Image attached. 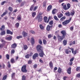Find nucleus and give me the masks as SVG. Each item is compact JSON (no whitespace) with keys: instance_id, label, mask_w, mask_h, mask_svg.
Instances as JSON below:
<instances>
[{"instance_id":"nucleus-1","label":"nucleus","mask_w":80,"mask_h":80,"mask_svg":"<svg viewBox=\"0 0 80 80\" xmlns=\"http://www.w3.org/2000/svg\"><path fill=\"white\" fill-rule=\"evenodd\" d=\"M36 49L38 52H42V47L40 45H37Z\"/></svg>"},{"instance_id":"nucleus-2","label":"nucleus","mask_w":80,"mask_h":80,"mask_svg":"<svg viewBox=\"0 0 80 80\" xmlns=\"http://www.w3.org/2000/svg\"><path fill=\"white\" fill-rule=\"evenodd\" d=\"M38 9V6H35L34 8V5H32L31 6V7L30 8V11H32L33 10V11H36V10H37V9Z\"/></svg>"},{"instance_id":"nucleus-3","label":"nucleus","mask_w":80,"mask_h":80,"mask_svg":"<svg viewBox=\"0 0 80 80\" xmlns=\"http://www.w3.org/2000/svg\"><path fill=\"white\" fill-rule=\"evenodd\" d=\"M69 49L70 50H71L72 53L74 55H76L77 53L78 52V51L77 49H76L74 51V49L73 48H69Z\"/></svg>"},{"instance_id":"nucleus-4","label":"nucleus","mask_w":80,"mask_h":80,"mask_svg":"<svg viewBox=\"0 0 80 80\" xmlns=\"http://www.w3.org/2000/svg\"><path fill=\"white\" fill-rule=\"evenodd\" d=\"M42 15V13H39L38 15L36 17V19H38L39 20H43V18H42V16H41Z\"/></svg>"},{"instance_id":"nucleus-5","label":"nucleus","mask_w":80,"mask_h":80,"mask_svg":"<svg viewBox=\"0 0 80 80\" xmlns=\"http://www.w3.org/2000/svg\"><path fill=\"white\" fill-rule=\"evenodd\" d=\"M57 37L58 39V42H59L62 41V40H63L64 38H65V37L63 36H61L59 35H58Z\"/></svg>"},{"instance_id":"nucleus-6","label":"nucleus","mask_w":80,"mask_h":80,"mask_svg":"<svg viewBox=\"0 0 80 80\" xmlns=\"http://www.w3.org/2000/svg\"><path fill=\"white\" fill-rule=\"evenodd\" d=\"M61 6H62V8L64 10H67L68 9L67 7V5L65 4V3H63L61 4Z\"/></svg>"},{"instance_id":"nucleus-7","label":"nucleus","mask_w":80,"mask_h":80,"mask_svg":"<svg viewBox=\"0 0 80 80\" xmlns=\"http://www.w3.org/2000/svg\"><path fill=\"white\" fill-rule=\"evenodd\" d=\"M21 70L22 72H27V69H26V66H23L21 68Z\"/></svg>"},{"instance_id":"nucleus-8","label":"nucleus","mask_w":80,"mask_h":80,"mask_svg":"<svg viewBox=\"0 0 80 80\" xmlns=\"http://www.w3.org/2000/svg\"><path fill=\"white\" fill-rule=\"evenodd\" d=\"M61 33L62 34L63 37H65V35H66V31H62L61 32Z\"/></svg>"},{"instance_id":"nucleus-9","label":"nucleus","mask_w":80,"mask_h":80,"mask_svg":"<svg viewBox=\"0 0 80 80\" xmlns=\"http://www.w3.org/2000/svg\"><path fill=\"white\" fill-rule=\"evenodd\" d=\"M70 22V20H66L65 21L62 22V24L63 25H66L67 24H68L69 22Z\"/></svg>"},{"instance_id":"nucleus-10","label":"nucleus","mask_w":80,"mask_h":80,"mask_svg":"<svg viewBox=\"0 0 80 80\" xmlns=\"http://www.w3.org/2000/svg\"><path fill=\"white\" fill-rule=\"evenodd\" d=\"M38 57V54L37 53H35L32 57V58L34 60H35L37 57Z\"/></svg>"},{"instance_id":"nucleus-11","label":"nucleus","mask_w":80,"mask_h":80,"mask_svg":"<svg viewBox=\"0 0 80 80\" xmlns=\"http://www.w3.org/2000/svg\"><path fill=\"white\" fill-rule=\"evenodd\" d=\"M8 13V11L7 10H6V11L3 13L1 15V17H3V16L4 15H5L6 14H7Z\"/></svg>"},{"instance_id":"nucleus-12","label":"nucleus","mask_w":80,"mask_h":80,"mask_svg":"<svg viewBox=\"0 0 80 80\" xmlns=\"http://www.w3.org/2000/svg\"><path fill=\"white\" fill-rule=\"evenodd\" d=\"M5 39L7 40H9V41H10V40H12V36H10L8 37H7L5 38Z\"/></svg>"},{"instance_id":"nucleus-13","label":"nucleus","mask_w":80,"mask_h":80,"mask_svg":"<svg viewBox=\"0 0 80 80\" xmlns=\"http://www.w3.org/2000/svg\"><path fill=\"white\" fill-rule=\"evenodd\" d=\"M72 68H69L67 70V72L68 74H71V69Z\"/></svg>"},{"instance_id":"nucleus-14","label":"nucleus","mask_w":80,"mask_h":80,"mask_svg":"<svg viewBox=\"0 0 80 80\" xmlns=\"http://www.w3.org/2000/svg\"><path fill=\"white\" fill-rule=\"evenodd\" d=\"M17 44L15 43H14L11 45V48H15L17 47Z\"/></svg>"},{"instance_id":"nucleus-15","label":"nucleus","mask_w":80,"mask_h":80,"mask_svg":"<svg viewBox=\"0 0 80 80\" xmlns=\"http://www.w3.org/2000/svg\"><path fill=\"white\" fill-rule=\"evenodd\" d=\"M52 5H49L47 8V11H50V10L52 9Z\"/></svg>"},{"instance_id":"nucleus-16","label":"nucleus","mask_w":80,"mask_h":80,"mask_svg":"<svg viewBox=\"0 0 80 80\" xmlns=\"http://www.w3.org/2000/svg\"><path fill=\"white\" fill-rule=\"evenodd\" d=\"M40 52H40L39 53V56L41 57H43V55L44 54V53H43V51H41Z\"/></svg>"},{"instance_id":"nucleus-17","label":"nucleus","mask_w":80,"mask_h":80,"mask_svg":"<svg viewBox=\"0 0 80 80\" xmlns=\"http://www.w3.org/2000/svg\"><path fill=\"white\" fill-rule=\"evenodd\" d=\"M31 42L32 45H33V44H34V43L35 42V41L34 40V38H31Z\"/></svg>"},{"instance_id":"nucleus-18","label":"nucleus","mask_w":80,"mask_h":80,"mask_svg":"<svg viewBox=\"0 0 80 80\" xmlns=\"http://www.w3.org/2000/svg\"><path fill=\"white\" fill-rule=\"evenodd\" d=\"M7 34H10V35H12L13 34V32L9 30H7Z\"/></svg>"},{"instance_id":"nucleus-19","label":"nucleus","mask_w":80,"mask_h":80,"mask_svg":"<svg viewBox=\"0 0 80 80\" xmlns=\"http://www.w3.org/2000/svg\"><path fill=\"white\" fill-rule=\"evenodd\" d=\"M49 67L52 69L53 68V63L52 61L49 62Z\"/></svg>"},{"instance_id":"nucleus-20","label":"nucleus","mask_w":80,"mask_h":80,"mask_svg":"<svg viewBox=\"0 0 80 80\" xmlns=\"http://www.w3.org/2000/svg\"><path fill=\"white\" fill-rule=\"evenodd\" d=\"M67 41L66 40H64L63 41V45L65 46L66 45H67Z\"/></svg>"},{"instance_id":"nucleus-21","label":"nucleus","mask_w":80,"mask_h":80,"mask_svg":"<svg viewBox=\"0 0 80 80\" xmlns=\"http://www.w3.org/2000/svg\"><path fill=\"white\" fill-rule=\"evenodd\" d=\"M22 35L24 37H26V36H27V35H28V34L26 32H22Z\"/></svg>"},{"instance_id":"nucleus-22","label":"nucleus","mask_w":80,"mask_h":80,"mask_svg":"<svg viewBox=\"0 0 80 80\" xmlns=\"http://www.w3.org/2000/svg\"><path fill=\"white\" fill-rule=\"evenodd\" d=\"M69 49H70V48H69L68 49L66 50V54H68L69 53V52L70 53H71V51L69 50Z\"/></svg>"},{"instance_id":"nucleus-23","label":"nucleus","mask_w":80,"mask_h":80,"mask_svg":"<svg viewBox=\"0 0 80 80\" xmlns=\"http://www.w3.org/2000/svg\"><path fill=\"white\" fill-rule=\"evenodd\" d=\"M8 10L11 12H13V8L12 7H9L8 8Z\"/></svg>"},{"instance_id":"nucleus-24","label":"nucleus","mask_w":80,"mask_h":80,"mask_svg":"<svg viewBox=\"0 0 80 80\" xmlns=\"http://www.w3.org/2000/svg\"><path fill=\"white\" fill-rule=\"evenodd\" d=\"M10 62L11 63H15V60H14V59L13 58H12L10 60Z\"/></svg>"},{"instance_id":"nucleus-25","label":"nucleus","mask_w":80,"mask_h":80,"mask_svg":"<svg viewBox=\"0 0 80 80\" xmlns=\"http://www.w3.org/2000/svg\"><path fill=\"white\" fill-rule=\"evenodd\" d=\"M71 6V5H70V3H68L67 4V8H68V10L70 8V7Z\"/></svg>"},{"instance_id":"nucleus-26","label":"nucleus","mask_w":80,"mask_h":80,"mask_svg":"<svg viewBox=\"0 0 80 80\" xmlns=\"http://www.w3.org/2000/svg\"><path fill=\"white\" fill-rule=\"evenodd\" d=\"M36 12H33L32 13V17H34L36 15Z\"/></svg>"},{"instance_id":"nucleus-27","label":"nucleus","mask_w":80,"mask_h":80,"mask_svg":"<svg viewBox=\"0 0 80 80\" xmlns=\"http://www.w3.org/2000/svg\"><path fill=\"white\" fill-rule=\"evenodd\" d=\"M46 29L48 31H49V30H50V26L49 25H48L47 26Z\"/></svg>"},{"instance_id":"nucleus-28","label":"nucleus","mask_w":80,"mask_h":80,"mask_svg":"<svg viewBox=\"0 0 80 80\" xmlns=\"http://www.w3.org/2000/svg\"><path fill=\"white\" fill-rule=\"evenodd\" d=\"M75 14V11H72L70 13L71 15H72V16H73L74 15V14Z\"/></svg>"},{"instance_id":"nucleus-29","label":"nucleus","mask_w":80,"mask_h":80,"mask_svg":"<svg viewBox=\"0 0 80 80\" xmlns=\"http://www.w3.org/2000/svg\"><path fill=\"white\" fill-rule=\"evenodd\" d=\"M56 12V10H55V9H54L52 11V13L54 15V14H55Z\"/></svg>"},{"instance_id":"nucleus-30","label":"nucleus","mask_w":80,"mask_h":80,"mask_svg":"<svg viewBox=\"0 0 80 80\" xmlns=\"http://www.w3.org/2000/svg\"><path fill=\"white\" fill-rule=\"evenodd\" d=\"M4 29H5V26L2 25V26L1 28H0L1 31H2V30H3Z\"/></svg>"},{"instance_id":"nucleus-31","label":"nucleus","mask_w":80,"mask_h":80,"mask_svg":"<svg viewBox=\"0 0 80 80\" xmlns=\"http://www.w3.org/2000/svg\"><path fill=\"white\" fill-rule=\"evenodd\" d=\"M17 19L18 20H21V19H22L21 16H18L17 17Z\"/></svg>"},{"instance_id":"nucleus-32","label":"nucleus","mask_w":80,"mask_h":80,"mask_svg":"<svg viewBox=\"0 0 80 80\" xmlns=\"http://www.w3.org/2000/svg\"><path fill=\"white\" fill-rule=\"evenodd\" d=\"M58 16L59 18H61L63 16V14L62 13H61L60 14H58Z\"/></svg>"},{"instance_id":"nucleus-33","label":"nucleus","mask_w":80,"mask_h":80,"mask_svg":"<svg viewBox=\"0 0 80 80\" xmlns=\"http://www.w3.org/2000/svg\"><path fill=\"white\" fill-rule=\"evenodd\" d=\"M65 15H66V16H68V17H69L70 15V12H66L65 13Z\"/></svg>"},{"instance_id":"nucleus-34","label":"nucleus","mask_w":80,"mask_h":80,"mask_svg":"<svg viewBox=\"0 0 80 80\" xmlns=\"http://www.w3.org/2000/svg\"><path fill=\"white\" fill-rule=\"evenodd\" d=\"M5 31H3L1 33V35H5Z\"/></svg>"},{"instance_id":"nucleus-35","label":"nucleus","mask_w":80,"mask_h":80,"mask_svg":"<svg viewBox=\"0 0 80 80\" xmlns=\"http://www.w3.org/2000/svg\"><path fill=\"white\" fill-rule=\"evenodd\" d=\"M41 30H43L44 29V28L43 26H42V25H40L39 26Z\"/></svg>"},{"instance_id":"nucleus-36","label":"nucleus","mask_w":80,"mask_h":80,"mask_svg":"<svg viewBox=\"0 0 80 80\" xmlns=\"http://www.w3.org/2000/svg\"><path fill=\"white\" fill-rule=\"evenodd\" d=\"M15 27H16V28H18V27H19V23H17L15 24Z\"/></svg>"},{"instance_id":"nucleus-37","label":"nucleus","mask_w":80,"mask_h":80,"mask_svg":"<svg viewBox=\"0 0 80 80\" xmlns=\"http://www.w3.org/2000/svg\"><path fill=\"white\" fill-rule=\"evenodd\" d=\"M25 57L26 58H29V57H30V55L29 54H27L25 55Z\"/></svg>"},{"instance_id":"nucleus-38","label":"nucleus","mask_w":80,"mask_h":80,"mask_svg":"<svg viewBox=\"0 0 80 80\" xmlns=\"http://www.w3.org/2000/svg\"><path fill=\"white\" fill-rule=\"evenodd\" d=\"M26 79V77L25 76L23 75L22 76V80H25Z\"/></svg>"},{"instance_id":"nucleus-39","label":"nucleus","mask_w":80,"mask_h":80,"mask_svg":"<svg viewBox=\"0 0 80 80\" xmlns=\"http://www.w3.org/2000/svg\"><path fill=\"white\" fill-rule=\"evenodd\" d=\"M43 42L44 45H46V44H47V41H46V40L45 39L43 40Z\"/></svg>"},{"instance_id":"nucleus-40","label":"nucleus","mask_w":80,"mask_h":80,"mask_svg":"<svg viewBox=\"0 0 80 80\" xmlns=\"http://www.w3.org/2000/svg\"><path fill=\"white\" fill-rule=\"evenodd\" d=\"M38 42L40 45H42V40L39 39L38 41Z\"/></svg>"},{"instance_id":"nucleus-41","label":"nucleus","mask_w":80,"mask_h":80,"mask_svg":"<svg viewBox=\"0 0 80 80\" xmlns=\"http://www.w3.org/2000/svg\"><path fill=\"white\" fill-rule=\"evenodd\" d=\"M24 50H27L28 48V47L27 45H24L23 47Z\"/></svg>"},{"instance_id":"nucleus-42","label":"nucleus","mask_w":80,"mask_h":80,"mask_svg":"<svg viewBox=\"0 0 80 80\" xmlns=\"http://www.w3.org/2000/svg\"><path fill=\"white\" fill-rule=\"evenodd\" d=\"M65 18H66V17L64 16L60 19V20H65Z\"/></svg>"},{"instance_id":"nucleus-43","label":"nucleus","mask_w":80,"mask_h":80,"mask_svg":"<svg viewBox=\"0 0 80 80\" xmlns=\"http://www.w3.org/2000/svg\"><path fill=\"white\" fill-rule=\"evenodd\" d=\"M5 3H7L6 1H4L2 2L1 3V5H4V4Z\"/></svg>"},{"instance_id":"nucleus-44","label":"nucleus","mask_w":80,"mask_h":80,"mask_svg":"<svg viewBox=\"0 0 80 80\" xmlns=\"http://www.w3.org/2000/svg\"><path fill=\"white\" fill-rule=\"evenodd\" d=\"M7 75L4 76L2 80H6V79H7Z\"/></svg>"},{"instance_id":"nucleus-45","label":"nucleus","mask_w":80,"mask_h":80,"mask_svg":"<svg viewBox=\"0 0 80 80\" xmlns=\"http://www.w3.org/2000/svg\"><path fill=\"white\" fill-rule=\"evenodd\" d=\"M53 21H51L49 22V24L50 25H53Z\"/></svg>"},{"instance_id":"nucleus-46","label":"nucleus","mask_w":80,"mask_h":80,"mask_svg":"<svg viewBox=\"0 0 80 80\" xmlns=\"http://www.w3.org/2000/svg\"><path fill=\"white\" fill-rule=\"evenodd\" d=\"M61 71L62 70L61 69V68H59L58 69V73H61Z\"/></svg>"},{"instance_id":"nucleus-47","label":"nucleus","mask_w":80,"mask_h":80,"mask_svg":"<svg viewBox=\"0 0 80 80\" xmlns=\"http://www.w3.org/2000/svg\"><path fill=\"white\" fill-rule=\"evenodd\" d=\"M52 16H50L48 17V20H52Z\"/></svg>"},{"instance_id":"nucleus-48","label":"nucleus","mask_w":80,"mask_h":80,"mask_svg":"<svg viewBox=\"0 0 80 80\" xmlns=\"http://www.w3.org/2000/svg\"><path fill=\"white\" fill-rule=\"evenodd\" d=\"M22 38V36H18L17 37V39H19V38Z\"/></svg>"},{"instance_id":"nucleus-49","label":"nucleus","mask_w":80,"mask_h":80,"mask_svg":"<svg viewBox=\"0 0 80 80\" xmlns=\"http://www.w3.org/2000/svg\"><path fill=\"white\" fill-rule=\"evenodd\" d=\"M76 71H80V67H77L76 68Z\"/></svg>"},{"instance_id":"nucleus-50","label":"nucleus","mask_w":80,"mask_h":80,"mask_svg":"<svg viewBox=\"0 0 80 80\" xmlns=\"http://www.w3.org/2000/svg\"><path fill=\"white\" fill-rule=\"evenodd\" d=\"M54 18L55 20H58V18L56 16H54Z\"/></svg>"},{"instance_id":"nucleus-51","label":"nucleus","mask_w":80,"mask_h":80,"mask_svg":"<svg viewBox=\"0 0 80 80\" xmlns=\"http://www.w3.org/2000/svg\"><path fill=\"white\" fill-rule=\"evenodd\" d=\"M6 57L7 58V59H8V60L9 59V55H8V54H6Z\"/></svg>"},{"instance_id":"nucleus-52","label":"nucleus","mask_w":80,"mask_h":80,"mask_svg":"<svg viewBox=\"0 0 80 80\" xmlns=\"http://www.w3.org/2000/svg\"><path fill=\"white\" fill-rule=\"evenodd\" d=\"M48 19V18L47 16L44 17V20H47Z\"/></svg>"},{"instance_id":"nucleus-53","label":"nucleus","mask_w":80,"mask_h":80,"mask_svg":"<svg viewBox=\"0 0 80 80\" xmlns=\"http://www.w3.org/2000/svg\"><path fill=\"white\" fill-rule=\"evenodd\" d=\"M30 32L31 33H32V34H35V32L33 31H31Z\"/></svg>"},{"instance_id":"nucleus-54","label":"nucleus","mask_w":80,"mask_h":80,"mask_svg":"<svg viewBox=\"0 0 80 80\" xmlns=\"http://www.w3.org/2000/svg\"><path fill=\"white\" fill-rule=\"evenodd\" d=\"M53 37V36L51 34H49L48 36V38H51V37Z\"/></svg>"},{"instance_id":"nucleus-55","label":"nucleus","mask_w":80,"mask_h":80,"mask_svg":"<svg viewBox=\"0 0 80 80\" xmlns=\"http://www.w3.org/2000/svg\"><path fill=\"white\" fill-rule=\"evenodd\" d=\"M25 4V3L24 2H22L21 4V7H22V6H23Z\"/></svg>"},{"instance_id":"nucleus-56","label":"nucleus","mask_w":80,"mask_h":80,"mask_svg":"<svg viewBox=\"0 0 80 80\" xmlns=\"http://www.w3.org/2000/svg\"><path fill=\"white\" fill-rule=\"evenodd\" d=\"M21 0H17L16 1V2L17 3V2H19V3H21Z\"/></svg>"},{"instance_id":"nucleus-57","label":"nucleus","mask_w":80,"mask_h":80,"mask_svg":"<svg viewBox=\"0 0 80 80\" xmlns=\"http://www.w3.org/2000/svg\"><path fill=\"white\" fill-rule=\"evenodd\" d=\"M11 53L13 54L14 53H15V50L14 49H12L11 50Z\"/></svg>"},{"instance_id":"nucleus-58","label":"nucleus","mask_w":80,"mask_h":80,"mask_svg":"<svg viewBox=\"0 0 80 80\" xmlns=\"http://www.w3.org/2000/svg\"><path fill=\"white\" fill-rule=\"evenodd\" d=\"M46 6V2H43V6L45 7Z\"/></svg>"},{"instance_id":"nucleus-59","label":"nucleus","mask_w":80,"mask_h":80,"mask_svg":"<svg viewBox=\"0 0 80 80\" xmlns=\"http://www.w3.org/2000/svg\"><path fill=\"white\" fill-rule=\"evenodd\" d=\"M73 26H72L70 28V30H71V31H72V30H73Z\"/></svg>"},{"instance_id":"nucleus-60","label":"nucleus","mask_w":80,"mask_h":80,"mask_svg":"<svg viewBox=\"0 0 80 80\" xmlns=\"http://www.w3.org/2000/svg\"><path fill=\"white\" fill-rule=\"evenodd\" d=\"M58 68L57 67H55L54 69V72H55V70H57Z\"/></svg>"},{"instance_id":"nucleus-61","label":"nucleus","mask_w":80,"mask_h":80,"mask_svg":"<svg viewBox=\"0 0 80 80\" xmlns=\"http://www.w3.org/2000/svg\"><path fill=\"white\" fill-rule=\"evenodd\" d=\"M64 2V0H59V3H62V2Z\"/></svg>"},{"instance_id":"nucleus-62","label":"nucleus","mask_w":80,"mask_h":80,"mask_svg":"<svg viewBox=\"0 0 80 80\" xmlns=\"http://www.w3.org/2000/svg\"><path fill=\"white\" fill-rule=\"evenodd\" d=\"M2 42L3 43H6V42L3 40H2Z\"/></svg>"},{"instance_id":"nucleus-63","label":"nucleus","mask_w":80,"mask_h":80,"mask_svg":"<svg viewBox=\"0 0 80 80\" xmlns=\"http://www.w3.org/2000/svg\"><path fill=\"white\" fill-rule=\"evenodd\" d=\"M14 76H15V73H12V78H13Z\"/></svg>"},{"instance_id":"nucleus-64","label":"nucleus","mask_w":80,"mask_h":80,"mask_svg":"<svg viewBox=\"0 0 80 80\" xmlns=\"http://www.w3.org/2000/svg\"><path fill=\"white\" fill-rule=\"evenodd\" d=\"M67 77L65 76L63 77V79L64 80H66V79H67Z\"/></svg>"}]
</instances>
